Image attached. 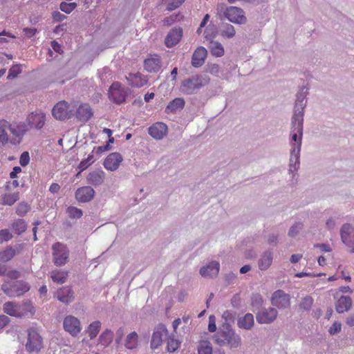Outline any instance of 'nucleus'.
Here are the masks:
<instances>
[{"instance_id":"1","label":"nucleus","mask_w":354,"mask_h":354,"mask_svg":"<svg viewBox=\"0 0 354 354\" xmlns=\"http://www.w3.org/2000/svg\"><path fill=\"white\" fill-rule=\"evenodd\" d=\"M214 339L220 346H226L230 348H236L241 344L240 335L235 332L228 323H223L219 326Z\"/></svg>"},{"instance_id":"2","label":"nucleus","mask_w":354,"mask_h":354,"mask_svg":"<svg viewBox=\"0 0 354 354\" xmlns=\"http://www.w3.org/2000/svg\"><path fill=\"white\" fill-rule=\"evenodd\" d=\"M304 118L291 119V131L290 145L291 150L301 151L303 137Z\"/></svg>"},{"instance_id":"3","label":"nucleus","mask_w":354,"mask_h":354,"mask_svg":"<svg viewBox=\"0 0 354 354\" xmlns=\"http://www.w3.org/2000/svg\"><path fill=\"white\" fill-rule=\"evenodd\" d=\"M209 78L207 75H196L182 82L181 89L186 94L196 93L203 86L209 82Z\"/></svg>"},{"instance_id":"4","label":"nucleus","mask_w":354,"mask_h":354,"mask_svg":"<svg viewBox=\"0 0 354 354\" xmlns=\"http://www.w3.org/2000/svg\"><path fill=\"white\" fill-rule=\"evenodd\" d=\"M32 309L33 307L30 302L19 304L14 301H7L3 305V312L11 317H24L28 313H32Z\"/></svg>"},{"instance_id":"5","label":"nucleus","mask_w":354,"mask_h":354,"mask_svg":"<svg viewBox=\"0 0 354 354\" xmlns=\"http://www.w3.org/2000/svg\"><path fill=\"white\" fill-rule=\"evenodd\" d=\"M29 290V284L23 280L13 282L6 281L1 286V290L10 297L22 296Z\"/></svg>"},{"instance_id":"6","label":"nucleus","mask_w":354,"mask_h":354,"mask_svg":"<svg viewBox=\"0 0 354 354\" xmlns=\"http://www.w3.org/2000/svg\"><path fill=\"white\" fill-rule=\"evenodd\" d=\"M25 346L28 353L39 352L42 348L43 338L36 324L27 329V342Z\"/></svg>"},{"instance_id":"7","label":"nucleus","mask_w":354,"mask_h":354,"mask_svg":"<svg viewBox=\"0 0 354 354\" xmlns=\"http://www.w3.org/2000/svg\"><path fill=\"white\" fill-rule=\"evenodd\" d=\"M53 263L57 266L65 265L68 260L69 250L67 246L57 242L52 246Z\"/></svg>"},{"instance_id":"8","label":"nucleus","mask_w":354,"mask_h":354,"mask_svg":"<svg viewBox=\"0 0 354 354\" xmlns=\"http://www.w3.org/2000/svg\"><path fill=\"white\" fill-rule=\"evenodd\" d=\"M308 88L303 86L297 94V99L294 106L293 118H304V109L306 106L307 101L306 97L308 94Z\"/></svg>"},{"instance_id":"9","label":"nucleus","mask_w":354,"mask_h":354,"mask_svg":"<svg viewBox=\"0 0 354 354\" xmlns=\"http://www.w3.org/2000/svg\"><path fill=\"white\" fill-rule=\"evenodd\" d=\"M109 98L113 103L120 104L125 102L127 91L124 88L122 87V85L118 82H113L109 90Z\"/></svg>"},{"instance_id":"10","label":"nucleus","mask_w":354,"mask_h":354,"mask_svg":"<svg viewBox=\"0 0 354 354\" xmlns=\"http://www.w3.org/2000/svg\"><path fill=\"white\" fill-rule=\"evenodd\" d=\"M256 319L260 324H269L272 323L277 317L278 311L276 308L270 307L259 310L256 312Z\"/></svg>"},{"instance_id":"11","label":"nucleus","mask_w":354,"mask_h":354,"mask_svg":"<svg viewBox=\"0 0 354 354\" xmlns=\"http://www.w3.org/2000/svg\"><path fill=\"white\" fill-rule=\"evenodd\" d=\"M271 304L279 309L288 308L290 306V296L283 290H277L272 295Z\"/></svg>"},{"instance_id":"12","label":"nucleus","mask_w":354,"mask_h":354,"mask_svg":"<svg viewBox=\"0 0 354 354\" xmlns=\"http://www.w3.org/2000/svg\"><path fill=\"white\" fill-rule=\"evenodd\" d=\"M224 16L230 21L236 24H245L247 18L244 15V11L238 7L230 6L224 12Z\"/></svg>"},{"instance_id":"13","label":"nucleus","mask_w":354,"mask_h":354,"mask_svg":"<svg viewBox=\"0 0 354 354\" xmlns=\"http://www.w3.org/2000/svg\"><path fill=\"white\" fill-rule=\"evenodd\" d=\"M63 327L73 337L77 336L82 330L80 321L73 315H68L64 319Z\"/></svg>"},{"instance_id":"14","label":"nucleus","mask_w":354,"mask_h":354,"mask_svg":"<svg viewBox=\"0 0 354 354\" xmlns=\"http://www.w3.org/2000/svg\"><path fill=\"white\" fill-rule=\"evenodd\" d=\"M46 123V115L41 111H34L30 113L26 118V124L28 129H41Z\"/></svg>"},{"instance_id":"15","label":"nucleus","mask_w":354,"mask_h":354,"mask_svg":"<svg viewBox=\"0 0 354 354\" xmlns=\"http://www.w3.org/2000/svg\"><path fill=\"white\" fill-rule=\"evenodd\" d=\"M69 105L66 101L57 103L52 110V114L56 120H64L70 117Z\"/></svg>"},{"instance_id":"16","label":"nucleus","mask_w":354,"mask_h":354,"mask_svg":"<svg viewBox=\"0 0 354 354\" xmlns=\"http://www.w3.org/2000/svg\"><path fill=\"white\" fill-rule=\"evenodd\" d=\"M122 160L121 154L114 152L108 155L104 160L103 165L106 169L113 171L118 169Z\"/></svg>"},{"instance_id":"17","label":"nucleus","mask_w":354,"mask_h":354,"mask_svg":"<svg viewBox=\"0 0 354 354\" xmlns=\"http://www.w3.org/2000/svg\"><path fill=\"white\" fill-rule=\"evenodd\" d=\"M95 190L90 186H84L78 188L75 192V198L81 203L91 201L95 196Z\"/></svg>"},{"instance_id":"18","label":"nucleus","mask_w":354,"mask_h":354,"mask_svg":"<svg viewBox=\"0 0 354 354\" xmlns=\"http://www.w3.org/2000/svg\"><path fill=\"white\" fill-rule=\"evenodd\" d=\"M183 36L181 28H174L167 34L165 39L167 47L171 48L176 46L180 41Z\"/></svg>"},{"instance_id":"19","label":"nucleus","mask_w":354,"mask_h":354,"mask_svg":"<svg viewBox=\"0 0 354 354\" xmlns=\"http://www.w3.org/2000/svg\"><path fill=\"white\" fill-rule=\"evenodd\" d=\"M220 270V264L218 261H212L205 266L201 268L199 272L203 277L213 278L218 275Z\"/></svg>"},{"instance_id":"20","label":"nucleus","mask_w":354,"mask_h":354,"mask_svg":"<svg viewBox=\"0 0 354 354\" xmlns=\"http://www.w3.org/2000/svg\"><path fill=\"white\" fill-rule=\"evenodd\" d=\"M55 297L62 303L68 304L74 299V292L71 288L65 286L58 289Z\"/></svg>"},{"instance_id":"21","label":"nucleus","mask_w":354,"mask_h":354,"mask_svg":"<svg viewBox=\"0 0 354 354\" xmlns=\"http://www.w3.org/2000/svg\"><path fill=\"white\" fill-rule=\"evenodd\" d=\"M75 115L78 120L86 122L93 117V111L88 104H82L77 109Z\"/></svg>"},{"instance_id":"22","label":"nucleus","mask_w":354,"mask_h":354,"mask_svg":"<svg viewBox=\"0 0 354 354\" xmlns=\"http://www.w3.org/2000/svg\"><path fill=\"white\" fill-rule=\"evenodd\" d=\"M207 55V50L203 47H198L192 57V65L195 68H199L205 63Z\"/></svg>"},{"instance_id":"23","label":"nucleus","mask_w":354,"mask_h":354,"mask_svg":"<svg viewBox=\"0 0 354 354\" xmlns=\"http://www.w3.org/2000/svg\"><path fill=\"white\" fill-rule=\"evenodd\" d=\"M300 151L290 149V157L289 160V174H292V178L297 175V171L299 169L300 167Z\"/></svg>"},{"instance_id":"24","label":"nucleus","mask_w":354,"mask_h":354,"mask_svg":"<svg viewBox=\"0 0 354 354\" xmlns=\"http://www.w3.org/2000/svg\"><path fill=\"white\" fill-rule=\"evenodd\" d=\"M126 79L129 84L132 87H142L147 84V79L140 73H129Z\"/></svg>"},{"instance_id":"25","label":"nucleus","mask_w":354,"mask_h":354,"mask_svg":"<svg viewBox=\"0 0 354 354\" xmlns=\"http://www.w3.org/2000/svg\"><path fill=\"white\" fill-rule=\"evenodd\" d=\"M104 177L105 173L101 169H97L90 172L86 177V180L89 184L97 186L103 183Z\"/></svg>"},{"instance_id":"26","label":"nucleus","mask_w":354,"mask_h":354,"mask_svg":"<svg viewBox=\"0 0 354 354\" xmlns=\"http://www.w3.org/2000/svg\"><path fill=\"white\" fill-rule=\"evenodd\" d=\"M185 102L182 97H176L171 100L165 108L167 113H176L185 107Z\"/></svg>"},{"instance_id":"27","label":"nucleus","mask_w":354,"mask_h":354,"mask_svg":"<svg viewBox=\"0 0 354 354\" xmlns=\"http://www.w3.org/2000/svg\"><path fill=\"white\" fill-rule=\"evenodd\" d=\"M352 306V300L349 296H341L337 300L335 309L338 313H343L348 311Z\"/></svg>"},{"instance_id":"28","label":"nucleus","mask_w":354,"mask_h":354,"mask_svg":"<svg viewBox=\"0 0 354 354\" xmlns=\"http://www.w3.org/2000/svg\"><path fill=\"white\" fill-rule=\"evenodd\" d=\"M254 316L251 313H246L244 316L240 317L237 320V326L239 328L250 330L254 326Z\"/></svg>"},{"instance_id":"29","label":"nucleus","mask_w":354,"mask_h":354,"mask_svg":"<svg viewBox=\"0 0 354 354\" xmlns=\"http://www.w3.org/2000/svg\"><path fill=\"white\" fill-rule=\"evenodd\" d=\"M8 129H10V133L16 137H20L23 136L27 131L29 130L26 123L24 122L12 124L8 123Z\"/></svg>"},{"instance_id":"30","label":"nucleus","mask_w":354,"mask_h":354,"mask_svg":"<svg viewBox=\"0 0 354 354\" xmlns=\"http://www.w3.org/2000/svg\"><path fill=\"white\" fill-rule=\"evenodd\" d=\"M272 261V252L267 250L263 253L261 259L259 260V268L261 270H267Z\"/></svg>"},{"instance_id":"31","label":"nucleus","mask_w":354,"mask_h":354,"mask_svg":"<svg viewBox=\"0 0 354 354\" xmlns=\"http://www.w3.org/2000/svg\"><path fill=\"white\" fill-rule=\"evenodd\" d=\"M68 277V272L55 270L50 272V278L57 283H64Z\"/></svg>"},{"instance_id":"32","label":"nucleus","mask_w":354,"mask_h":354,"mask_svg":"<svg viewBox=\"0 0 354 354\" xmlns=\"http://www.w3.org/2000/svg\"><path fill=\"white\" fill-rule=\"evenodd\" d=\"M138 343V335L136 332L130 333L124 340V346L128 349L136 348Z\"/></svg>"},{"instance_id":"33","label":"nucleus","mask_w":354,"mask_h":354,"mask_svg":"<svg viewBox=\"0 0 354 354\" xmlns=\"http://www.w3.org/2000/svg\"><path fill=\"white\" fill-rule=\"evenodd\" d=\"M19 199L18 192L6 193L2 196V204L6 205H12Z\"/></svg>"},{"instance_id":"34","label":"nucleus","mask_w":354,"mask_h":354,"mask_svg":"<svg viewBox=\"0 0 354 354\" xmlns=\"http://www.w3.org/2000/svg\"><path fill=\"white\" fill-rule=\"evenodd\" d=\"M8 129V122L6 120H0V144L5 145L8 141V135L6 129Z\"/></svg>"},{"instance_id":"35","label":"nucleus","mask_w":354,"mask_h":354,"mask_svg":"<svg viewBox=\"0 0 354 354\" xmlns=\"http://www.w3.org/2000/svg\"><path fill=\"white\" fill-rule=\"evenodd\" d=\"M101 328V322L100 321H95L91 323L87 329L86 333L91 339H93L97 337Z\"/></svg>"},{"instance_id":"36","label":"nucleus","mask_w":354,"mask_h":354,"mask_svg":"<svg viewBox=\"0 0 354 354\" xmlns=\"http://www.w3.org/2000/svg\"><path fill=\"white\" fill-rule=\"evenodd\" d=\"M236 34L234 26L230 24H223L221 29V35L226 38H232Z\"/></svg>"},{"instance_id":"37","label":"nucleus","mask_w":354,"mask_h":354,"mask_svg":"<svg viewBox=\"0 0 354 354\" xmlns=\"http://www.w3.org/2000/svg\"><path fill=\"white\" fill-rule=\"evenodd\" d=\"M113 333L111 330L106 329L100 336V343L104 346H109L113 341Z\"/></svg>"},{"instance_id":"38","label":"nucleus","mask_w":354,"mask_h":354,"mask_svg":"<svg viewBox=\"0 0 354 354\" xmlns=\"http://www.w3.org/2000/svg\"><path fill=\"white\" fill-rule=\"evenodd\" d=\"M16 254L15 249L12 247H8L6 250L0 252V261L8 262L11 260Z\"/></svg>"},{"instance_id":"39","label":"nucleus","mask_w":354,"mask_h":354,"mask_svg":"<svg viewBox=\"0 0 354 354\" xmlns=\"http://www.w3.org/2000/svg\"><path fill=\"white\" fill-rule=\"evenodd\" d=\"M263 297L259 294L253 295L251 297V305L253 307V311L256 313L259 310L263 308Z\"/></svg>"},{"instance_id":"40","label":"nucleus","mask_w":354,"mask_h":354,"mask_svg":"<svg viewBox=\"0 0 354 354\" xmlns=\"http://www.w3.org/2000/svg\"><path fill=\"white\" fill-rule=\"evenodd\" d=\"M168 336L169 335L166 326L162 324H158L156 327V339L158 338L159 341L162 342L166 340Z\"/></svg>"},{"instance_id":"41","label":"nucleus","mask_w":354,"mask_h":354,"mask_svg":"<svg viewBox=\"0 0 354 354\" xmlns=\"http://www.w3.org/2000/svg\"><path fill=\"white\" fill-rule=\"evenodd\" d=\"M167 341V351L170 353L175 352L180 346V342L174 338V335L168 336L166 339Z\"/></svg>"},{"instance_id":"42","label":"nucleus","mask_w":354,"mask_h":354,"mask_svg":"<svg viewBox=\"0 0 354 354\" xmlns=\"http://www.w3.org/2000/svg\"><path fill=\"white\" fill-rule=\"evenodd\" d=\"M12 227L15 233L19 235L26 231V223L23 219H18L12 223Z\"/></svg>"},{"instance_id":"43","label":"nucleus","mask_w":354,"mask_h":354,"mask_svg":"<svg viewBox=\"0 0 354 354\" xmlns=\"http://www.w3.org/2000/svg\"><path fill=\"white\" fill-rule=\"evenodd\" d=\"M211 53L215 57H221L224 55V48L218 41H212Z\"/></svg>"},{"instance_id":"44","label":"nucleus","mask_w":354,"mask_h":354,"mask_svg":"<svg viewBox=\"0 0 354 354\" xmlns=\"http://www.w3.org/2000/svg\"><path fill=\"white\" fill-rule=\"evenodd\" d=\"M198 354H212V347L208 341H202L198 347Z\"/></svg>"},{"instance_id":"45","label":"nucleus","mask_w":354,"mask_h":354,"mask_svg":"<svg viewBox=\"0 0 354 354\" xmlns=\"http://www.w3.org/2000/svg\"><path fill=\"white\" fill-rule=\"evenodd\" d=\"M167 126L163 122H156V140H160L167 133Z\"/></svg>"},{"instance_id":"46","label":"nucleus","mask_w":354,"mask_h":354,"mask_svg":"<svg viewBox=\"0 0 354 354\" xmlns=\"http://www.w3.org/2000/svg\"><path fill=\"white\" fill-rule=\"evenodd\" d=\"M183 19V15L178 12L177 14L172 15L168 17L165 18L162 20V23L164 26H169L172 25L176 21H180Z\"/></svg>"},{"instance_id":"47","label":"nucleus","mask_w":354,"mask_h":354,"mask_svg":"<svg viewBox=\"0 0 354 354\" xmlns=\"http://www.w3.org/2000/svg\"><path fill=\"white\" fill-rule=\"evenodd\" d=\"M313 299L312 297L307 295L302 299L301 303L299 305V307L303 310L309 311L313 306Z\"/></svg>"},{"instance_id":"48","label":"nucleus","mask_w":354,"mask_h":354,"mask_svg":"<svg viewBox=\"0 0 354 354\" xmlns=\"http://www.w3.org/2000/svg\"><path fill=\"white\" fill-rule=\"evenodd\" d=\"M95 162L94 155L91 153L88 156L87 158L83 159L79 164L78 168L80 171H83L86 169L90 165Z\"/></svg>"},{"instance_id":"49","label":"nucleus","mask_w":354,"mask_h":354,"mask_svg":"<svg viewBox=\"0 0 354 354\" xmlns=\"http://www.w3.org/2000/svg\"><path fill=\"white\" fill-rule=\"evenodd\" d=\"M353 227L349 223L344 224L340 229L341 239L346 240V236L352 234Z\"/></svg>"},{"instance_id":"50","label":"nucleus","mask_w":354,"mask_h":354,"mask_svg":"<svg viewBox=\"0 0 354 354\" xmlns=\"http://www.w3.org/2000/svg\"><path fill=\"white\" fill-rule=\"evenodd\" d=\"M67 213L69 217L72 218H79L82 216V211L73 206H70L67 208Z\"/></svg>"},{"instance_id":"51","label":"nucleus","mask_w":354,"mask_h":354,"mask_svg":"<svg viewBox=\"0 0 354 354\" xmlns=\"http://www.w3.org/2000/svg\"><path fill=\"white\" fill-rule=\"evenodd\" d=\"M303 227L304 225L301 222L295 223L290 227L288 231V236L291 237L297 236L299 231L302 230Z\"/></svg>"},{"instance_id":"52","label":"nucleus","mask_w":354,"mask_h":354,"mask_svg":"<svg viewBox=\"0 0 354 354\" xmlns=\"http://www.w3.org/2000/svg\"><path fill=\"white\" fill-rule=\"evenodd\" d=\"M21 73V65L16 64L12 66L8 72V79L12 80L17 77Z\"/></svg>"},{"instance_id":"53","label":"nucleus","mask_w":354,"mask_h":354,"mask_svg":"<svg viewBox=\"0 0 354 354\" xmlns=\"http://www.w3.org/2000/svg\"><path fill=\"white\" fill-rule=\"evenodd\" d=\"M76 7H77L76 3H66V2H62L59 6L61 10L67 14L71 13L73 10H74L75 9Z\"/></svg>"},{"instance_id":"54","label":"nucleus","mask_w":354,"mask_h":354,"mask_svg":"<svg viewBox=\"0 0 354 354\" xmlns=\"http://www.w3.org/2000/svg\"><path fill=\"white\" fill-rule=\"evenodd\" d=\"M235 313H232L230 310H225L222 315V318L225 320L224 323H228L231 325V323H234L235 320Z\"/></svg>"},{"instance_id":"55","label":"nucleus","mask_w":354,"mask_h":354,"mask_svg":"<svg viewBox=\"0 0 354 354\" xmlns=\"http://www.w3.org/2000/svg\"><path fill=\"white\" fill-rule=\"evenodd\" d=\"M12 235L8 229L0 230V243L10 241Z\"/></svg>"},{"instance_id":"56","label":"nucleus","mask_w":354,"mask_h":354,"mask_svg":"<svg viewBox=\"0 0 354 354\" xmlns=\"http://www.w3.org/2000/svg\"><path fill=\"white\" fill-rule=\"evenodd\" d=\"M29 209L28 204L20 203L17 207L16 213L19 216H23L28 212Z\"/></svg>"},{"instance_id":"57","label":"nucleus","mask_w":354,"mask_h":354,"mask_svg":"<svg viewBox=\"0 0 354 354\" xmlns=\"http://www.w3.org/2000/svg\"><path fill=\"white\" fill-rule=\"evenodd\" d=\"M144 67L149 72L153 71L155 69V59L153 57L146 59L145 60Z\"/></svg>"},{"instance_id":"58","label":"nucleus","mask_w":354,"mask_h":354,"mask_svg":"<svg viewBox=\"0 0 354 354\" xmlns=\"http://www.w3.org/2000/svg\"><path fill=\"white\" fill-rule=\"evenodd\" d=\"M342 328V324L339 322H335L328 329V333L330 335H335L340 332Z\"/></svg>"},{"instance_id":"59","label":"nucleus","mask_w":354,"mask_h":354,"mask_svg":"<svg viewBox=\"0 0 354 354\" xmlns=\"http://www.w3.org/2000/svg\"><path fill=\"white\" fill-rule=\"evenodd\" d=\"M30 162V156L28 151L21 153L19 158V163L22 167L26 166Z\"/></svg>"},{"instance_id":"60","label":"nucleus","mask_w":354,"mask_h":354,"mask_svg":"<svg viewBox=\"0 0 354 354\" xmlns=\"http://www.w3.org/2000/svg\"><path fill=\"white\" fill-rule=\"evenodd\" d=\"M208 330L211 333L216 330V317L214 315H210L209 317Z\"/></svg>"},{"instance_id":"61","label":"nucleus","mask_w":354,"mask_h":354,"mask_svg":"<svg viewBox=\"0 0 354 354\" xmlns=\"http://www.w3.org/2000/svg\"><path fill=\"white\" fill-rule=\"evenodd\" d=\"M219 66L216 64H208L207 71L212 75H217L219 73Z\"/></svg>"},{"instance_id":"62","label":"nucleus","mask_w":354,"mask_h":354,"mask_svg":"<svg viewBox=\"0 0 354 354\" xmlns=\"http://www.w3.org/2000/svg\"><path fill=\"white\" fill-rule=\"evenodd\" d=\"M6 275L10 279H17L21 277V273L17 270L6 271Z\"/></svg>"},{"instance_id":"63","label":"nucleus","mask_w":354,"mask_h":354,"mask_svg":"<svg viewBox=\"0 0 354 354\" xmlns=\"http://www.w3.org/2000/svg\"><path fill=\"white\" fill-rule=\"evenodd\" d=\"M109 149H110V146H109V145H106L104 146H100V147H94L93 149L92 150L91 153L92 154H94V153L100 154V153L105 152Z\"/></svg>"},{"instance_id":"64","label":"nucleus","mask_w":354,"mask_h":354,"mask_svg":"<svg viewBox=\"0 0 354 354\" xmlns=\"http://www.w3.org/2000/svg\"><path fill=\"white\" fill-rule=\"evenodd\" d=\"M236 279V274H235L233 272H229L225 274V279L226 283L228 285L234 283Z\"/></svg>"}]
</instances>
